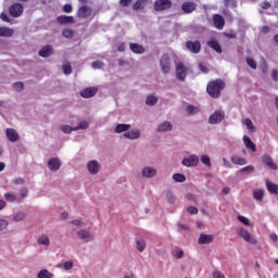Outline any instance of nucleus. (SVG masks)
<instances>
[{"mask_svg": "<svg viewBox=\"0 0 278 278\" xmlns=\"http://www.w3.org/2000/svg\"><path fill=\"white\" fill-rule=\"evenodd\" d=\"M225 88V83L220 79L208 83L206 91L213 99H218L220 97V91Z\"/></svg>", "mask_w": 278, "mask_h": 278, "instance_id": "f257e3e1", "label": "nucleus"}, {"mask_svg": "<svg viewBox=\"0 0 278 278\" xmlns=\"http://www.w3.org/2000/svg\"><path fill=\"white\" fill-rule=\"evenodd\" d=\"M76 236L80 242H84L85 244H88L89 242H92L94 240V233L90 231L89 228H81L78 231H76Z\"/></svg>", "mask_w": 278, "mask_h": 278, "instance_id": "f03ea898", "label": "nucleus"}, {"mask_svg": "<svg viewBox=\"0 0 278 278\" xmlns=\"http://www.w3.org/2000/svg\"><path fill=\"white\" fill-rule=\"evenodd\" d=\"M236 233H238L240 236V238H242V240H244V242H249L250 244H257V240L255 238H253V235H251V232H249V230H247V228L238 227L236 229Z\"/></svg>", "mask_w": 278, "mask_h": 278, "instance_id": "7ed1b4c3", "label": "nucleus"}, {"mask_svg": "<svg viewBox=\"0 0 278 278\" xmlns=\"http://www.w3.org/2000/svg\"><path fill=\"white\" fill-rule=\"evenodd\" d=\"M86 169L89 175H99V173H101V162L98 160H89L86 164Z\"/></svg>", "mask_w": 278, "mask_h": 278, "instance_id": "20e7f679", "label": "nucleus"}, {"mask_svg": "<svg viewBox=\"0 0 278 278\" xmlns=\"http://www.w3.org/2000/svg\"><path fill=\"white\" fill-rule=\"evenodd\" d=\"M199 156L197 154H191L189 156H185L181 161V164L187 168H194V166H199Z\"/></svg>", "mask_w": 278, "mask_h": 278, "instance_id": "39448f33", "label": "nucleus"}, {"mask_svg": "<svg viewBox=\"0 0 278 278\" xmlns=\"http://www.w3.org/2000/svg\"><path fill=\"white\" fill-rule=\"evenodd\" d=\"M176 77L179 81H186V77H188V66L184 63L176 64Z\"/></svg>", "mask_w": 278, "mask_h": 278, "instance_id": "423d86ee", "label": "nucleus"}, {"mask_svg": "<svg viewBox=\"0 0 278 278\" xmlns=\"http://www.w3.org/2000/svg\"><path fill=\"white\" fill-rule=\"evenodd\" d=\"M225 121V111H215L211 116L208 117L210 125H218L219 123H223Z\"/></svg>", "mask_w": 278, "mask_h": 278, "instance_id": "0eeeda50", "label": "nucleus"}, {"mask_svg": "<svg viewBox=\"0 0 278 278\" xmlns=\"http://www.w3.org/2000/svg\"><path fill=\"white\" fill-rule=\"evenodd\" d=\"M141 177H143V179H153V178L157 177V168H155L153 166L142 167Z\"/></svg>", "mask_w": 278, "mask_h": 278, "instance_id": "6e6552de", "label": "nucleus"}, {"mask_svg": "<svg viewBox=\"0 0 278 278\" xmlns=\"http://www.w3.org/2000/svg\"><path fill=\"white\" fill-rule=\"evenodd\" d=\"M160 64H161V71L162 73H164V75H168V73H170V56H168V54H163L161 60H160Z\"/></svg>", "mask_w": 278, "mask_h": 278, "instance_id": "1a4fd4ad", "label": "nucleus"}, {"mask_svg": "<svg viewBox=\"0 0 278 278\" xmlns=\"http://www.w3.org/2000/svg\"><path fill=\"white\" fill-rule=\"evenodd\" d=\"M123 137L127 140H140L142 138V131L138 128L129 129Z\"/></svg>", "mask_w": 278, "mask_h": 278, "instance_id": "9d476101", "label": "nucleus"}, {"mask_svg": "<svg viewBox=\"0 0 278 278\" xmlns=\"http://www.w3.org/2000/svg\"><path fill=\"white\" fill-rule=\"evenodd\" d=\"M173 3L170 0H156L154 3V9L156 12H162L164 10H169L172 8Z\"/></svg>", "mask_w": 278, "mask_h": 278, "instance_id": "9b49d317", "label": "nucleus"}, {"mask_svg": "<svg viewBox=\"0 0 278 278\" xmlns=\"http://www.w3.org/2000/svg\"><path fill=\"white\" fill-rule=\"evenodd\" d=\"M48 168L52 173H55L56 170H60L62 168V160L60 157H52L48 161Z\"/></svg>", "mask_w": 278, "mask_h": 278, "instance_id": "f8f14e48", "label": "nucleus"}, {"mask_svg": "<svg viewBox=\"0 0 278 278\" xmlns=\"http://www.w3.org/2000/svg\"><path fill=\"white\" fill-rule=\"evenodd\" d=\"M262 162L265 164V166H268L270 170H278V165L275 163V160H273L271 155L265 154L262 156Z\"/></svg>", "mask_w": 278, "mask_h": 278, "instance_id": "ddd939ff", "label": "nucleus"}, {"mask_svg": "<svg viewBox=\"0 0 278 278\" xmlns=\"http://www.w3.org/2000/svg\"><path fill=\"white\" fill-rule=\"evenodd\" d=\"M156 131H159V134H166L168 131H173V123H170L169 121L162 122L157 125Z\"/></svg>", "mask_w": 278, "mask_h": 278, "instance_id": "4468645a", "label": "nucleus"}, {"mask_svg": "<svg viewBox=\"0 0 278 278\" xmlns=\"http://www.w3.org/2000/svg\"><path fill=\"white\" fill-rule=\"evenodd\" d=\"M98 90L99 88L97 87L85 88L80 91V97H83V99H90L97 94Z\"/></svg>", "mask_w": 278, "mask_h": 278, "instance_id": "2eb2a0df", "label": "nucleus"}, {"mask_svg": "<svg viewBox=\"0 0 278 278\" xmlns=\"http://www.w3.org/2000/svg\"><path fill=\"white\" fill-rule=\"evenodd\" d=\"M5 136L10 142H18L21 136L14 128H7Z\"/></svg>", "mask_w": 278, "mask_h": 278, "instance_id": "dca6fc26", "label": "nucleus"}, {"mask_svg": "<svg viewBox=\"0 0 278 278\" xmlns=\"http://www.w3.org/2000/svg\"><path fill=\"white\" fill-rule=\"evenodd\" d=\"M78 18H90L92 16V9L89 7H80L77 12Z\"/></svg>", "mask_w": 278, "mask_h": 278, "instance_id": "f3484780", "label": "nucleus"}, {"mask_svg": "<svg viewBox=\"0 0 278 278\" xmlns=\"http://www.w3.org/2000/svg\"><path fill=\"white\" fill-rule=\"evenodd\" d=\"M11 16L14 18L21 16L23 14V4L21 3H15L13 4L10 10H9Z\"/></svg>", "mask_w": 278, "mask_h": 278, "instance_id": "a211bd4d", "label": "nucleus"}, {"mask_svg": "<svg viewBox=\"0 0 278 278\" xmlns=\"http://www.w3.org/2000/svg\"><path fill=\"white\" fill-rule=\"evenodd\" d=\"M186 47L191 53H199L201 51V42L199 41H187Z\"/></svg>", "mask_w": 278, "mask_h": 278, "instance_id": "6ab92c4d", "label": "nucleus"}, {"mask_svg": "<svg viewBox=\"0 0 278 278\" xmlns=\"http://www.w3.org/2000/svg\"><path fill=\"white\" fill-rule=\"evenodd\" d=\"M37 243L40 244V247H51V239L48 237V235L41 233L37 238Z\"/></svg>", "mask_w": 278, "mask_h": 278, "instance_id": "aec40b11", "label": "nucleus"}, {"mask_svg": "<svg viewBox=\"0 0 278 278\" xmlns=\"http://www.w3.org/2000/svg\"><path fill=\"white\" fill-rule=\"evenodd\" d=\"M214 242V235L201 233L199 237V244H212Z\"/></svg>", "mask_w": 278, "mask_h": 278, "instance_id": "412c9836", "label": "nucleus"}, {"mask_svg": "<svg viewBox=\"0 0 278 278\" xmlns=\"http://www.w3.org/2000/svg\"><path fill=\"white\" fill-rule=\"evenodd\" d=\"M230 162H232V164H236L237 166H245V164H249V161L245 157L238 155H232L230 157Z\"/></svg>", "mask_w": 278, "mask_h": 278, "instance_id": "4be33fe9", "label": "nucleus"}, {"mask_svg": "<svg viewBox=\"0 0 278 278\" xmlns=\"http://www.w3.org/2000/svg\"><path fill=\"white\" fill-rule=\"evenodd\" d=\"M27 218V213L23 211H18L12 214V222L13 223H21Z\"/></svg>", "mask_w": 278, "mask_h": 278, "instance_id": "5701e85b", "label": "nucleus"}, {"mask_svg": "<svg viewBox=\"0 0 278 278\" xmlns=\"http://www.w3.org/2000/svg\"><path fill=\"white\" fill-rule=\"evenodd\" d=\"M213 23L216 29H223L225 27V18L222 15L215 14L213 15Z\"/></svg>", "mask_w": 278, "mask_h": 278, "instance_id": "b1692460", "label": "nucleus"}, {"mask_svg": "<svg viewBox=\"0 0 278 278\" xmlns=\"http://www.w3.org/2000/svg\"><path fill=\"white\" fill-rule=\"evenodd\" d=\"M129 48L132 53H137L138 55H142L147 51L140 43H129Z\"/></svg>", "mask_w": 278, "mask_h": 278, "instance_id": "393cba45", "label": "nucleus"}, {"mask_svg": "<svg viewBox=\"0 0 278 278\" xmlns=\"http://www.w3.org/2000/svg\"><path fill=\"white\" fill-rule=\"evenodd\" d=\"M243 143H244V147L248 148L253 153H255V151H257L255 143H253V141L251 140V138L249 136H243Z\"/></svg>", "mask_w": 278, "mask_h": 278, "instance_id": "a878e982", "label": "nucleus"}, {"mask_svg": "<svg viewBox=\"0 0 278 278\" xmlns=\"http://www.w3.org/2000/svg\"><path fill=\"white\" fill-rule=\"evenodd\" d=\"M131 129L130 124H117L114 131L115 134H127Z\"/></svg>", "mask_w": 278, "mask_h": 278, "instance_id": "bb28decb", "label": "nucleus"}, {"mask_svg": "<svg viewBox=\"0 0 278 278\" xmlns=\"http://www.w3.org/2000/svg\"><path fill=\"white\" fill-rule=\"evenodd\" d=\"M27 197H29V189L27 187H22L17 195L18 203H23Z\"/></svg>", "mask_w": 278, "mask_h": 278, "instance_id": "cd10ccee", "label": "nucleus"}, {"mask_svg": "<svg viewBox=\"0 0 278 278\" xmlns=\"http://www.w3.org/2000/svg\"><path fill=\"white\" fill-rule=\"evenodd\" d=\"M181 10L186 12V14H191V12H194V10H197V4L194 2H185L181 5Z\"/></svg>", "mask_w": 278, "mask_h": 278, "instance_id": "c85d7f7f", "label": "nucleus"}, {"mask_svg": "<svg viewBox=\"0 0 278 278\" xmlns=\"http://www.w3.org/2000/svg\"><path fill=\"white\" fill-rule=\"evenodd\" d=\"M39 55L41 58H49V55H53V47L51 46H45L43 48H41V50L39 51Z\"/></svg>", "mask_w": 278, "mask_h": 278, "instance_id": "c756f323", "label": "nucleus"}, {"mask_svg": "<svg viewBox=\"0 0 278 278\" xmlns=\"http://www.w3.org/2000/svg\"><path fill=\"white\" fill-rule=\"evenodd\" d=\"M237 219L239 220V223H241V225H244V227H251V228H254V227H255V225L252 223V220L249 219V218L245 217V216L238 215V216H237Z\"/></svg>", "mask_w": 278, "mask_h": 278, "instance_id": "7c9ffc66", "label": "nucleus"}, {"mask_svg": "<svg viewBox=\"0 0 278 278\" xmlns=\"http://www.w3.org/2000/svg\"><path fill=\"white\" fill-rule=\"evenodd\" d=\"M14 36V30L8 27H0V37L2 38H12Z\"/></svg>", "mask_w": 278, "mask_h": 278, "instance_id": "2f4dec72", "label": "nucleus"}, {"mask_svg": "<svg viewBox=\"0 0 278 278\" xmlns=\"http://www.w3.org/2000/svg\"><path fill=\"white\" fill-rule=\"evenodd\" d=\"M266 188L268 190V192H270L271 194H278V185L270 181V180H266Z\"/></svg>", "mask_w": 278, "mask_h": 278, "instance_id": "473e14b6", "label": "nucleus"}, {"mask_svg": "<svg viewBox=\"0 0 278 278\" xmlns=\"http://www.w3.org/2000/svg\"><path fill=\"white\" fill-rule=\"evenodd\" d=\"M4 199L9 203H18V195H16V193H14V192H5L4 193Z\"/></svg>", "mask_w": 278, "mask_h": 278, "instance_id": "72a5a7b5", "label": "nucleus"}, {"mask_svg": "<svg viewBox=\"0 0 278 278\" xmlns=\"http://www.w3.org/2000/svg\"><path fill=\"white\" fill-rule=\"evenodd\" d=\"M243 124L245 125L248 131H250V134H255V131H257V128L255 127V125H253V121H251V118H245L243 121Z\"/></svg>", "mask_w": 278, "mask_h": 278, "instance_id": "f704fd0d", "label": "nucleus"}, {"mask_svg": "<svg viewBox=\"0 0 278 278\" xmlns=\"http://www.w3.org/2000/svg\"><path fill=\"white\" fill-rule=\"evenodd\" d=\"M200 162L206 166V168H212V159L207 154L200 155Z\"/></svg>", "mask_w": 278, "mask_h": 278, "instance_id": "c9c22d12", "label": "nucleus"}, {"mask_svg": "<svg viewBox=\"0 0 278 278\" xmlns=\"http://www.w3.org/2000/svg\"><path fill=\"white\" fill-rule=\"evenodd\" d=\"M55 275L53 273L49 271V269H40L37 273V278H53Z\"/></svg>", "mask_w": 278, "mask_h": 278, "instance_id": "e433bc0d", "label": "nucleus"}, {"mask_svg": "<svg viewBox=\"0 0 278 278\" xmlns=\"http://www.w3.org/2000/svg\"><path fill=\"white\" fill-rule=\"evenodd\" d=\"M207 46L211 47L216 53H223V48H220V43L216 40H211L207 42Z\"/></svg>", "mask_w": 278, "mask_h": 278, "instance_id": "4c0bfd02", "label": "nucleus"}, {"mask_svg": "<svg viewBox=\"0 0 278 278\" xmlns=\"http://www.w3.org/2000/svg\"><path fill=\"white\" fill-rule=\"evenodd\" d=\"M58 23H61V25H66L67 23H74L73 16L68 15H61L56 18Z\"/></svg>", "mask_w": 278, "mask_h": 278, "instance_id": "58836bf2", "label": "nucleus"}, {"mask_svg": "<svg viewBox=\"0 0 278 278\" xmlns=\"http://www.w3.org/2000/svg\"><path fill=\"white\" fill-rule=\"evenodd\" d=\"M136 249L139 253H143L144 249H147V241L144 239L137 240Z\"/></svg>", "mask_w": 278, "mask_h": 278, "instance_id": "ea45409f", "label": "nucleus"}, {"mask_svg": "<svg viewBox=\"0 0 278 278\" xmlns=\"http://www.w3.org/2000/svg\"><path fill=\"white\" fill-rule=\"evenodd\" d=\"M186 112H187V114H189V116H195V114H199L200 110H199V106H194L192 104H189L186 108Z\"/></svg>", "mask_w": 278, "mask_h": 278, "instance_id": "a19ab883", "label": "nucleus"}, {"mask_svg": "<svg viewBox=\"0 0 278 278\" xmlns=\"http://www.w3.org/2000/svg\"><path fill=\"white\" fill-rule=\"evenodd\" d=\"M253 197H254L255 201H263L264 200V190L255 189L253 191Z\"/></svg>", "mask_w": 278, "mask_h": 278, "instance_id": "79ce46f5", "label": "nucleus"}, {"mask_svg": "<svg viewBox=\"0 0 278 278\" xmlns=\"http://www.w3.org/2000/svg\"><path fill=\"white\" fill-rule=\"evenodd\" d=\"M172 179H174L176 184H184L186 181V175L176 173L172 176Z\"/></svg>", "mask_w": 278, "mask_h": 278, "instance_id": "37998d69", "label": "nucleus"}, {"mask_svg": "<svg viewBox=\"0 0 278 278\" xmlns=\"http://www.w3.org/2000/svg\"><path fill=\"white\" fill-rule=\"evenodd\" d=\"M88 127H90V123H88V121H81L78 123L76 127H74V130L79 131V130L88 129Z\"/></svg>", "mask_w": 278, "mask_h": 278, "instance_id": "c03bdc74", "label": "nucleus"}, {"mask_svg": "<svg viewBox=\"0 0 278 278\" xmlns=\"http://www.w3.org/2000/svg\"><path fill=\"white\" fill-rule=\"evenodd\" d=\"M165 197L169 205H175V202L177 201V199L175 198V194H173V191H166Z\"/></svg>", "mask_w": 278, "mask_h": 278, "instance_id": "a18cd8bd", "label": "nucleus"}, {"mask_svg": "<svg viewBox=\"0 0 278 278\" xmlns=\"http://www.w3.org/2000/svg\"><path fill=\"white\" fill-rule=\"evenodd\" d=\"M173 256L176 260H184V251L180 248H175L173 251Z\"/></svg>", "mask_w": 278, "mask_h": 278, "instance_id": "49530a36", "label": "nucleus"}, {"mask_svg": "<svg viewBox=\"0 0 278 278\" xmlns=\"http://www.w3.org/2000/svg\"><path fill=\"white\" fill-rule=\"evenodd\" d=\"M146 103L148 105H155L157 103V97H155L153 94L148 96L146 99Z\"/></svg>", "mask_w": 278, "mask_h": 278, "instance_id": "de8ad7c7", "label": "nucleus"}, {"mask_svg": "<svg viewBox=\"0 0 278 278\" xmlns=\"http://www.w3.org/2000/svg\"><path fill=\"white\" fill-rule=\"evenodd\" d=\"M146 5H147V0H138V1L134 4L132 9H134V10H142Z\"/></svg>", "mask_w": 278, "mask_h": 278, "instance_id": "09e8293b", "label": "nucleus"}, {"mask_svg": "<svg viewBox=\"0 0 278 278\" xmlns=\"http://www.w3.org/2000/svg\"><path fill=\"white\" fill-rule=\"evenodd\" d=\"M60 129L63 131V134H72V131H76L75 127L70 125H61Z\"/></svg>", "mask_w": 278, "mask_h": 278, "instance_id": "8fccbe9b", "label": "nucleus"}, {"mask_svg": "<svg viewBox=\"0 0 278 278\" xmlns=\"http://www.w3.org/2000/svg\"><path fill=\"white\" fill-rule=\"evenodd\" d=\"M10 227V222L5 218H0V231H5Z\"/></svg>", "mask_w": 278, "mask_h": 278, "instance_id": "3c124183", "label": "nucleus"}, {"mask_svg": "<svg viewBox=\"0 0 278 278\" xmlns=\"http://www.w3.org/2000/svg\"><path fill=\"white\" fill-rule=\"evenodd\" d=\"M239 173H255V166L248 165V166L239 169Z\"/></svg>", "mask_w": 278, "mask_h": 278, "instance_id": "603ef678", "label": "nucleus"}, {"mask_svg": "<svg viewBox=\"0 0 278 278\" xmlns=\"http://www.w3.org/2000/svg\"><path fill=\"white\" fill-rule=\"evenodd\" d=\"M63 73H64V75H71V73H73V68L71 67V63H65L63 65Z\"/></svg>", "mask_w": 278, "mask_h": 278, "instance_id": "864d4df0", "label": "nucleus"}, {"mask_svg": "<svg viewBox=\"0 0 278 278\" xmlns=\"http://www.w3.org/2000/svg\"><path fill=\"white\" fill-rule=\"evenodd\" d=\"M261 70L263 73H268V65L266 64L265 58H261Z\"/></svg>", "mask_w": 278, "mask_h": 278, "instance_id": "5fc2aeb1", "label": "nucleus"}, {"mask_svg": "<svg viewBox=\"0 0 278 278\" xmlns=\"http://www.w3.org/2000/svg\"><path fill=\"white\" fill-rule=\"evenodd\" d=\"M247 64L254 71H255V68H257V63H255V60H253L252 58L247 59Z\"/></svg>", "mask_w": 278, "mask_h": 278, "instance_id": "6e6d98bb", "label": "nucleus"}, {"mask_svg": "<svg viewBox=\"0 0 278 278\" xmlns=\"http://www.w3.org/2000/svg\"><path fill=\"white\" fill-rule=\"evenodd\" d=\"M71 225H74V227H84V225L86 224L84 223V220L78 218V219H73L71 222Z\"/></svg>", "mask_w": 278, "mask_h": 278, "instance_id": "4d7b16f0", "label": "nucleus"}, {"mask_svg": "<svg viewBox=\"0 0 278 278\" xmlns=\"http://www.w3.org/2000/svg\"><path fill=\"white\" fill-rule=\"evenodd\" d=\"M74 31L71 28H66L63 30L64 38H73Z\"/></svg>", "mask_w": 278, "mask_h": 278, "instance_id": "13d9d810", "label": "nucleus"}, {"mask_svg": "<svg viewBox=\"0 0 278 278\" xmlns=\"http://www.w3.org/2000/svg\"><path fill=\"white\" fill-rule=\"evenodd\" d=\"M73 266H74L73 261H66L63 264L64 270H73Z\"/></svg>", "mask_w": 278, "mask_h": 278, "instance_id": "bf43d9fd", "label": "nucleus"}, {"mask_svg": "<svg viewBox=\"0 0 278 278\" xmlns=\"http://www.w3.org/2000/svg\"><path fill=\"white\" fill-rule=\"evenodd\" d=\"M238 1L237 0H225V5L227 8H236Z\"/></svg>", "mask_w": 278, "mask_h": 278, "instance_id": "052dcab7", "label": "nucleus"}, {"mask_svg": "<svg viewBox=\"0 0 278 278\" xmlns=\"http://www.w3.org/2000/svg\"><path fill=\"white\" fill-rule=\"evenodd\" d=\"M213 278H227L225 277V274L218 269L213 271Z\"/></svg>", "mask_w": 278, "mask_h": 278, "instance_id": "680f3d73", "label": "nucleus"}, {"mask_svg": "<svg viewBox=\"0 0 278 278\" xmlns=\"http://www.w3.org/2000/svg\"><path fill=\"white\" fill-rule=\"evenodd\" d=\"M91 67L97 70V68H103V62L101 61H94L91 63Z\"/></svg>", "mask_w": 278, "mask_h": 278, "instance_id": "e2e57ef3", "label": "nucleus"}, {"mask_svg": "<svg viewBox=\"0 0 278 278\" xmlns=\"http://www.w3.org/2000/svg\"><path fill=\"white\" fill-rule=\"evenodd\" d=\"M13 88H14V90H16V92H22L24 85H23V83H15L13 85Z\"/></svg>", "mask_w": 278, "mask_h": 278, "instance_id": "0e129e2a", "label": "nucleus"}, {"mask_svg": "<svg viewBox=\"0 0 278 278\" xmlns=\"http://www.w3.org/2000/svg\"><path fill=\"white\" fill-rule=\"evenodd\" d=\"M199 68L201 71V73H210V68L207 67V65L203 64V63H200L199 64Z\"/></svg>", "mask_w": 278, "mask_h": 278, "instance_id": "69168bd1", "label": "nucleus"}, {"mask_svg": "<svg viewBox=\"0 0 278 278\" xmlns=\"http://www.w3.org/2000/svg\"><path fill=\"white\" fill-rule=\"evenodd\" d=\"M269 240H271V242H274V244H277L278 242V236L277 233L273 232L269 235Z\"/></svg>", "mask_w": 278, "mask_h": 278, "instance_id": "338daca9", "label": "nucleus"}, {"mask_svg": "<svg viewBox=\"0 0 278 278\" xmlns=\"http://www.w3.org/2000/svg\"><path fill=\"white\" fill-rule=\"evenodd\" d=\"M12 184H15L17 186H23V184H25V180L23 178H15L12 180Z\"/></svg>", "mask_w": 278, "mask_h": 278, "instance_id": "774afa93", "label": "nucleus"}]
</instances>
